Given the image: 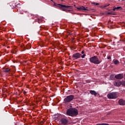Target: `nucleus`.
Listing matches in <instances>:
<instances>
[{"label":"nucleus","instance_id":"f257e3e1","mask_svg":"<svg viewBox=\"0 0 125 125\" xmlns=\"http://www.w3.org/2000/svg\"><path fill=\"white\" fill-rule=\"evenodd\" d=\"M78 114V110L76 108H69L66 111V115L71 117H75Z\"/></svg>","mask_w":125,"mask_h":125},{"label":"nucleus","instance_id":"f03ea898","mask_svg":"<svg viewBox=\"0 0 125 125\" xmlns=\"http://www.w3.org/2000/svg\"><path fill=\"white\" fill-rule=\"evenodd\" d=\"M89 60L91 63H94V64H100L102 62V61L99 60L96 56L90 58Z\"/></svg>","mask_w":125,"mask_h":125},{"label":"nucleus","instance_id":"7ed1b4c3","mask_svg":"<svg viewBox=\"0 0 125 125\" xmlns=\"http://www.w3.org/2000/svg\"><path fill=\"white\" fill-rule=\"evenodd\" d=\"M107 97L109 99H115L118 97V94L116 92H111L107 94Z\"/></svg>","mask_w":125,"mask_h":125},{"label":"nucleus","instance_id":"20e7f679","mask_svg":"<svg viewBox=\"0 0 125 125\" xmlns=\"http://www.w3.org/2000/svg\"><path fill=\"white\" fill-rule=\"evenodd\" d=\"M74 98H75V96L73 95H70L65 98L64 101L65 102V103H69V102H71V101H72Z\"/></svg>","mask_w":125,"mask_h":125},{"label":"nucleus","instance_id":"39448f33","mask_svg":"<svg viewBox=\"0 0 125 125\" xmlns=\"http://www.w3.org/2000/svg\"><path fill=\"white\" fill-rule=\"evenodd\" d=\"M122 84L123 85H125V82H121V81L120 80L115 81L114 82V85L115 86H120V85H122Z\"/></svg>","mask_w":125,"mask_h":125},{"label":"nucleus","instance_id":"423d86ee","mask_svg":"<svg viewBox=\"0 0 125 125\" xmlns=\"http://www.w3.org/2000/svg\"><path fill=\"white\" fill-rule=\"evenodd\" d=\"M76 8H77L78 10H80V11H88V10H89L87 9V7H85L83 6H79V7H76Z\"/></svg>","mask_w":125,"mask_h":125},{"label":"nucleus","instance_id":"0eeeda50","mask_svg":"<svg viewBox=\"0 0 125 125\" xmlns=\"http://www.w3.org/2000/svg\"><path fill=\"white\" fill-rule=\"evenodd\" d=\"M115 79L117 80H122V79H124V75L123 74H119L115 75Z\"/></svg>","mask_w":125,"mask_h":125},{"label":"nucleus","instance_id":"6e6552de","mask_svg":"<svg viewBox=\"0 0 125 125\" xmlns=\"http://www.w3.org/2000/svg\"><path fill=\"white\" fill-rule=\"evenodd\" d=\"M118 103L119 105L121 106H125V100L123 99H121L120 100H119Z\"/></svg>","mask_w":125,"mask_h":125},{"label":"nucleus","instance_id":"1a4fd4ad","mask_svg":"<svg viewBox=\"0 0 125 125\" xmlns=\"http://www.w3.org/2000/svg\"><path fill=\"white\" fill-rule=\"evenodd\" d=\"M81 55H82L81 54L77 53L73 54L72 57H73V58H75V59H79V58L81 57Z\"/></svg>","mask_w":125,"mask_h":125},{"label":"nucleus","instance_id":"9d476101","mask_svg":"<svg viewBox=\"0 0 125 125\" xmlns=\"http://www.w3.org/2000/svg\"><path fill=\"white\" fill-rule=\"evenodd\" d=\"M59 5H60V7L61 8H71V7H72V6H68V5H62V4H59Z\"/></svg>","mask_w":125,"mask_h":125},{"label":"nucleus","instance_id":"9b49d317","mask_svg":"<svg viewBox=\"0 0 125 125\" xmlns=\"http://www.w3.org/2000/svg\"><path fill=\"white\" fill-rule=\"evenodd\" d=\"M61 122L62 125H66L68 123V120L65 118H62L61 120Z\"/></svg>","mask_w":125,"mask_h":125},{"label":"nucleus","instance_id":"f8f14e48","mask_svg":"<svg viewBox=\"0 0 125 125\" xmlns=\"http://www.w3.org/2000/svg\"><path fill=\"white\" fill-rule=\"evenodd\" d=\"M90 93L92 94V95H94L95 96H96L97 95V93L94 90H91L90 91Z\"/></svg>","mask_w":125,"mask_h":125},{"label":"nucleus","instance_id":"ddd939ff","mask_svg":"<svg viewBox=\"0 0 125 125\" xmlns=\"http://www.w3.org/2000/svg\"><path fill=\"white\" fill-rule=\"evenodd\" d=\"M119 9H123V8H122V7H113V11H115V10H119Z\"/></svg>","mask_w":125,"mask_h":125},{"label":"nucleus","instance_id":"4468645a","mask_svg":"<svg viewBox=\"0 0 125 125\" xmlns=\"http://www.w3.org/2000/svg\"><path fill=\"white\" fill-rule=\"evenodd\" d=\"M9 71H10V69L9 68H5L3 71L5 72V73H8V72H9Z\"/></svg>","mask_w":125,"mask_h":125},{"label":"nucleus","instance_id":"2eb2a0df","mask_svg":"<svg viewBox=\"0 0 125 125\" xmlns=\"http://www.w3.org/2000/svg\"><path fill=\"white\" fill-rule=\"evenodd\" d=\"M114 63L115 65H118V64H120V62H119L117 60L114 61Z\"/></svg>","mask_w":125,"mask_h":125},{"label":"nucleus","instance_id":"dca6fc26","mask_svg":"<svg viewBox=\"0 0 125 125\" xmlns=\"http://www.w3.org/2000/svg\"><path fill=\"white\" fill-rule=\"evenodd\" d=\"M109 5H110V4H105L104 6H102V8H105V7H107V6H109Z\"/></svg>","mask_w":125,"mask_h":125},{"label":"nucleus","instance_id":"f3484780","mask_svg":"<svg viewBox=\"0 0 125 125\" xmlns=\"http://www.w3.org/2000/svg\"><path fill=\"white\" fill-rule=\"evenodd\" d=\"M110 80H114V75H111L110 76Z\"/></svg>","mask_w":125,"mask_h":125},{"label":"nucleus","instance_id":"a211bd4d","mask_svg":"<svg viewBox=\"0 0 125 125\" xmlns=\"http://www.w3.org/2000/svg\"><path fill=\"white\" fill-rule=\"evenodd\" d=\"M27 47H28V48H31V47H32V46L31 45V44H28L27 45Z\"/></svg>","mask_w":125,"mask_h":125},{"label":"nucleus","instance_id":"6ab92c4d","mask_svg":"<svg viewBox=\"0 0 125 125\" xmlns=\"http://www.w3.org/2000/svg\"><path fill=\"white\" fill-rule=\"evenodd\" d=\"M107 14L109 15H113V12H108L107 13Z\"/></svg>","mask_w":125,"mask_h":125},{"label":"nucleus","instance_id":"aec40b11","mask_svg":"<svg viewBox=\"0 0 125 125\" xmlns=\"http://www.w3.org/2000/svg\"><path fill=\"white\" fill-rule=\"evenodd\" d=\"M93 4H95V5H99V3H93Z\"/></svg>","mask_w":125,"mask_h":125},{"label":"nucleus","instance_id":"412c9836","mask_svg":"<svg viewBox=\"0 0 125 125\" xmlns=\"http://www.w3.org/2000/svg\"><path fill=\"white\" fill-rule=\"evenodd\" d=\"M82 58H84V57H85V54H83V55H82L81 56Z\"/></svg>","mask_w":125,"mask_h":125},{"label":"nucleus","instance_id":"4be33fe9","mask_svg":"<svg viewBox=\"0 0 125 125\" xmlns=\"http://www.w3.org/2000/svg\"><path fill=\"white\" fill-rule=\"evenodd\" d=\"M38 23H41V22H42V20L38 19Z\"/></svg>","mask_w":125,"mask_h":125},{"label":"nucleus","instance_id":"5701e85b","mask_svg":"<svg viewBox=\"0 0 125 125\" xmlns=\"http://www.w3.org/2000/svg\"><path fill=\"white\" fill-rule=\"evenodd\" d=\"M107 59H111V56H109L107 57Z\"/></svg>","mask_w":125,"mask_h":125},{"label":"nucleus","instance_id":"b1692460","mask_svg":"<svg viewBox=\"0 0 125 125\" xmlns=\"http://www.w3.org/2000/svg\"><path fill=\"white\" fill-rule=\"evenodd\" d=\"M81 53H82V54H83V53H84V51H82Z\"/></svg>","mask_w":125,"mask_h":125},{"label":"nucleus","instance_id":"393cba45","mask_svg":"<svg viewBox=\"0 0 125 125\" xmlns=\"http://www.w3.org/2000/svg\"><path fill=\"white\" fill-rule=\"evenodd\" d=\"M23 93H24V94H26V91H24Z\"/></svg>","mask_w":125,"mask_h":125},{"label":"nucleus","instance_id":"a878e982","mask_svg":"<svg viewBox=\"0 0 125 125\" xmlns=\"http://www.w3.org/2000/svg\"><path fill=\"white\" fill-rule=\"evenodd\" d=\"M63 11H66V10L64 9H62Z\"/></svg>","mask_w":125,"mask_h":125},{"label":"nucleus","instance_id":"bb28decb","mask_svg":"<svg viewBox=\"0 0 125 125\" xmlns=\"http://www.w3.org/2000/svg\"><path fill=\"white\" fill-rule=\"evenodd\" d=\"M17 5H20V3L18 4Z\"/></svg>","mask_w":125,"mask_h":125},{"label":"nucleus","instance_id":"cd10ccee","mask_svg":"<svg viewBox=\"0 0 125 125\" xmlns=\"http://www.w3.org/2000/svg\"><path fill=\"white\" fill-rule=\"evenodd\" d=\"M54 5H55V6H56V4H55V3H54Z\"/></svg>","mask_w":125,"mask_h":125},{"label":"nucleus","instance_id":"c85d7f7f","mask_svg":"<svg viewBox=\"0 0 125 125\" xmlns=\"http://www.w3.org/2000/svg\"><path fill=\"white\" fill-rule=\"evenodd\" d=\"M74 6H76V5H74Z\"/></svg>","mask_w":125,"mask_h":125},{"label":"nucleus","instance_id":"c756f323","mask_svg":"<svg viewBox=\"0 0 125 125\" xmlns=\"http://www.w3.org/2000/svg\"><path fill=\"white\" fill-rule=\"evenodd\" d=\"M52 1H53L52 0H51Z\"/></svg>","mask_w":125,"mask_h":125}]
</instances>
